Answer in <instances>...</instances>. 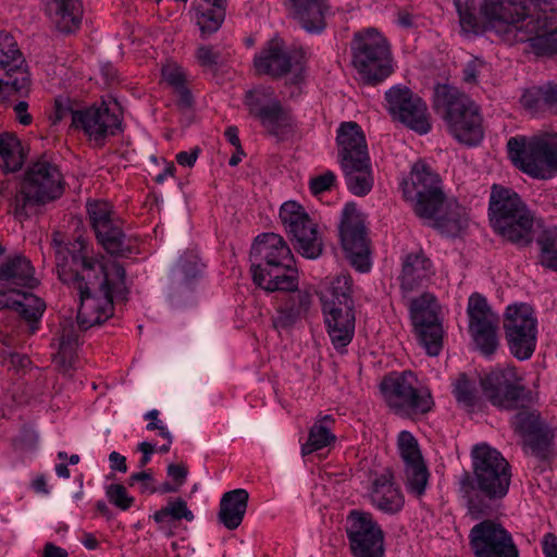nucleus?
Listing matches in <instances>:
<instances>
[{
    "label": "nucleus",
    "instance_id": "1",
    "mask_svg": "<svg viewBox=\"0 0 557 557\" xmlns=\"http://www.w3.org/2000/svg\"><path fill=\"white\" fill-rule=\"evenodd\" d=\"M58 275L79 296L77 324L81 330L101 325L114 312L113 298L126 293L124 268L115 260L89 256L87 243L77 237L67 245L61 233L52 235Z\"/></svg>",
    "mask_w": 557,
    "mask_h": 557
},
{
    "label": "nucleus",
    "instance_id": "2",
    "mask_svg": "<svg viewBox=\"0 0 557 557\" xmlns=\"http://www.w3.org/2000/svg\"><path fill=\"white\" fill-rule=\"evenodd\" d=\"M481 14L498 36L508 44L530 41L533 49L553 47L557 12L542 11L529 15L524 0H484Z\"/></svg>",
    "mask_w": 557,
    "mask_h": 557
},
{
    "label": "nucleus",
    "instance_id": "3",
    "mask_svg": "<svg viewBox=\"0 0 557 557\" xmlns=\"http://www.w3.org/2000/svg\"><path fill=\"white\" fill-rule=\"evenodd\" d=\"M488 218L492 228L504 240L519 247L529 246L533 242L539 219L512 189L492 186Z\"/></svg>",
    "mask_w": 557,
    "mask_h": 557
},
{
    "label": "nucleus",
    "instance_id": "4",
    "mask_svg": "<svg viewBox=\"0 0 557 557\" xmlns=\"http://www.w3.org/2000/svg\"><path fill=\"white\" fill-rule=\"evenodd\" d=\"M63 190V177L58 166L40 158L28 165L10 199V208L15 218L23 220L39 206L61 197Z\"/></svg>",
    "mask_w": 557,
    "mask_h": 557
},
{
    "label": "nucleus",
    "instance_id": "5",
    "mask_svg": "<svg viewBox=\"0 0 557 557\" xmlns=\"http://www.w3.org/2000/svg\"><path fill=\"white\" fill-rule=\"evenodd\" d=\"M471 459L473 476L463 474L460 480L462 493L470 497L472 491H478L490 499L503 498L508 493L511 479L507 460L485 443L473 446Z\"/></svg>",
    "mask_w": 557,
    "mask_h": 557
},
{
    "label": "nucleus",
    "instance_id": "6",
    "mask_svg": "<svg viewBox=\"0 0 557 557\" xmlns=\"http://www.w3.org/2000/svg\"><path fill=\"white\" fill-rule=\"evenodd\" d=\"M435 107L444 111L450 134L461 144L474 146L483 138L478 106L455 87L440 85L435 89Z\"/></svg>",
    "mask_w": 557,
    "mask_h": 557
},
{
    "label": "nucleus",
    "instance_id": "7",
    "mask_svg": "<svg viewBox=\"0 0 557 557\" xmlns=\"http://www.w3.org/2000/svg\"><path fill=\"white\" fill-rule=\"evenodd\" d=\"M507 149L511 162L533 177L545 180L553 170H557L556 134L511 137Z\"/></svg>",
    "mask_w": 557,
    "mask_h": 557
},
{
    "label": "nucleus",
    "instance_id": "8",
    "mask_svg": "<svg viewBox=\"0 0 557 557\" xmlns=\"http://www.w3.org/2000/svg\"><path fill=\"white\" fill-rule=\"evenodd\" d=\"M380 388L386 405L400 417L424 414L434 406L430 389L410 371L385 376Z\"/></svg>",
    "mask_w": 557,
    "mask_h": 557
},
{
    "label": "nucleus",
    "instance_id": "9",
    "mask_svg": "<svg viewBox=\"0 0 557 557\" xmlns=\"http://www.w3.org/2000/svg\"><path fill=\"white\" fill-rule=\"evenodd\" d=\"M352 64L368 83L386 78L392 70L385 38L372 28L356 34L352 44Z\"/></svg>",
    "mask_w": 557,
    "mask_h": 557
},
{
    "label": "nucleus",
    "instance_id": "10",
    "mask_svg": "<svg viewBox=\"0 0 557 557\" xmlns=\"http://www.w3.org/2000/svg\"><path fill=\"white\" fill-rule=\"evenodd\" d=\"M401 188L405 199L420 218L434 216L444 203L440 177L423 162L414 163Z\"/></svg>",
    "mask_w": 557,
    "mask_h": 557
},
{
    "label": "nucleus",
    "instance_id": "11",
    "mask_svg": "<svg viewBox=\"0 0 557 557\" xmlns=\"http://www.w3.org/2000/svg\"><path fill=\"white\" fill-rule=\"evenodd\" d=\"M280 219L295 243V249L307 259H317L323 251V239L318 224L296 201H286L280 210Z\"/></svg>",
    "mask_w": 557,
    "mask_h": 557
},
{
    "label": "nucleus",
    "instance_id": "12",
    "mask_svg": "<svg viewBox=\"0 0 557 557\" xmlns=\"http://www.w3.org/2000/svg\"><path fill=\"white\" fill-rule=\"evenodd\" d=\"M504 330L510 352L519 360L529 359L536 345L537 321L527 304L507 307Z\"/></svg>",
    "mask_w": 557,
    "mask_h": 557
},
{
    "label": "nucleus",
    "instance_id": "13",
    "mask_svg": "<svg viewBox=\"0 0 557 557\" xmlns=\"http://www.w3.org/2000/svg\"><path fill=\"white\" fill-rule=\"evenodd\" d=\"M346 533L355 557H384V532L370 512L351 510Z\"/></svg>",
    "mask_w": 557,
    "mask_h": 557
},
{
    "label": "nucleus",
    "instance_id": "14",
    "mask_svg": "<svg viewBox=\"0 0 557 557\" xmlns=\"http://www.w3.org/2000/svg\"><path fill=\"white\" fill-rule=\"evenodd\" d=\"M469 333L480 352L492 356L499 346L497 336L499 319L485 297L472 294L468 300Z\"/></svg>",
    "mask_w": 557,
    "mask_h": 557
},
{
    "label": "nucleus",
    "instance_id": "15",
    "mask_svg": "<svg viewBox=\"0 0 557 557\" xmlns=\"http://www.w3.org/2000/svg\"><path fill=\"white\" fill-rule=\"evenodd\" d=\"M339 235L343 249L351 265L360 272L370 270V251L363 219L355 205L343 210Z\"/></svg>",
    "mask_w": 557,
    "mask_h": 557
},
{
    "label": "nucleus",
    "instance_id": "16",
    "mask_svg": "<svg viewBox=\"0 0 557 557\" xmlns=\"http://www.w3.org/2000/svg\"><path fill=\"white\" fill-rule=\"evenodd\" d=\"M388 110L410 129L424 135L431 131L426 104L407 87H393L386 95Z\"/></svg>",
    "mask_w": 557,
    "mask_h": 557
},
{
    "label": "nucleus",
    "instance_id": "17",
    "mask_svg": "<svg viewBox=\"0 0 557 557\" xmlns=\"http://www.w3.org/2000/svg\"><path fill=\"white\" fill-rule=\"evenodd\" d=\"M469 540L475 557H518L511 535L493 521L475 524L470 531Z\"/></svg>",
    "mask_w": 557,
    "mask_h": 557
},
{
    "label": "nucleus",
    "instance_id": "18",
    "mask_svg": "<svg viewBox=\"0 0 557 557\" xmlns=\"http://www.w3.org/2000/svg\"><path fill=\"white\" fill-rule=\"evenodd\" d=\"M116 107L115 102L112 107L102 103L99 107L77 111L73 115V127L83 131L90 140L99 145L121 127V117Z\"/></svg>",
    "mask_w": 557,
    "mask_h": 557
},
{
    "label": "nucleus",
    "instance_id": "19",
    "mask_svg": "<svg viewBox=\"0 0 557 557\" xmlns=\"http://www.w3.org/2000/svg\"><path fill=\"white\" fill-rule=\"evenodd\" d=\"M255 70L259 74L282 76L290 74L292 82L297 83L302 74L304 65L298 54H290L286 51L283 41L270 40L253 60Z\"/></svg>",
    "mask_w": 557,
    "mask_h": 557
},
{
    "label": "nucleus",
    "instance_id": "20",
    "mask_svg": "<svg viewBox=\"0 0 557 557\" xmlns=\"http://www.w3.org/2000/svg\"><path fill=\"white\" fill-rule=\"evenodd\" d=\"M485 397L497 407L512 408L522 397L524 388L512 367L497 368L481 379Z\"/></svg>",
    "mask_w": 557,
    "mask_h": 557
},
{
    "label": "nucleus",
    "instance_id": "21",
    "mask_svg": "<svg viewBox=\"0 0 557 557\" xmlns=\"http://www.w3.org/2000/svg\"><path fill=\"white\" fill-rule=\"evenodd\" d=\"M398 454L405 465L408 491L420 497L424 494L429 471L422 458L418 441L408 431H401L397 438Z\"/></svg>",
    "mask_w": 557,
    "mask_h": 557
},
{
    "label": "nucleus",
    "instance_id": "22",
    "mask_svg": "<svg viewBox=\"0 0 557 557\" xmlns=\"http://www.w3.org/2000/svg\"><path fill=\"white\" fill-rule=\"evenodd\" d=\"M325 324L335 349L342 351L355 333L354 301L322 307Z\"/></svg>",
    "mask_w": 557,
    "mask_h": 557
},
{
    "label": "nucleus",
    "instance_id": "23",
    "mask_svg": "<svg viewBox=\"0 0 557 557\" xmlns=\"http://www.w3.org/2000/svg\"><path fill=\"white\" fill-rule=\"evenodd\" d=\"M253 282L267 292H294L298 286V271L294 262H278L269 267H251Z\"/></svg>",
    "mask_w": 557,
    "mask_h": 557
},
{
    "label": "nucleus",
    "instance_id": "24",
    "mask_svg": "<svg viewBox=\"0 0 557 557\" xmlns=\"http://www.w3.org/2000/svg\"><path fill=\"white\" fill-rule=\"evenodd\" d=\"M278 262H294L290 248L283 237L274 233L258 236L251 248V267H269Z\"/></svg>",
    "mask_w": 557,
    "mask_h": 557
},
{
    "label": "nucleus",
    "instance_id": "25",
    "mask_svg": "<svg viewBox=\"0 0 557 557\" xmlns=\"http://www.w3.org/2000/svg\"><path fill=\"white\" fill-rule=\"evenodd\" d=\"M23 63L22 55H10L0 51V98H8L27 89L29 78Z\"/></svg>",
    "mask_w": 557,
    "mask_h": 557
},
{
    "label": "nucleus",
    "instance_id": "26",
    "mask_svg": "<svg viewBox=\"0 0 557 557\" xmlns=\"http://www.w3.org/2000/svg\"><path fill=\"white\" fill-rule=\"evenodd\" d=\"M45 302L36 295L22 292L17 288L0 290V310L13 309L27 322L32 323V332L36 330V323L45 310Z\"/></svg>",
    "mask_w": 557,
    "mask_h": 557
},
{
    "label": "nucleus",
    "instance_id": "27",
    "mask_svg": "<svg viewBox=\"0 0 557 557\" xmlns=\"http://www.w3.org/2000/svg\"><path fill=\"white\" fill-rule=\"evenodd\" d=\"M45 4L47 14L58 32L72 34L81 27L84 14L81 0H45Z\"/></svg>",
    "mask_w": 557,
    "mask_h": 557
},
{
    "label": "nucleus",
    "instance_id": "28",
    "mask_svg": "<svg viewBox=\"0 0 557 557\" xmlns=\"http://www.w3.org/2000/svg\"><path fill=\"white\" fill-rule=\"evenodd\" d=\"M0 284L8 289L15 287L35 288L39 281L30 260L22 255L9 257L0 264Z\"/></svg>",
    "mask_w": 557,
    "mask_h": 557
},
{
    "label": "nucleus",
    "instance_id": "29",
    "mask_svg": "<svg viewBox=\"0 0 557 557\" xmlns=\"http://www.w3.org/2000/svg\"><path fill=\"white\" fill-rule=\"evenodd\" d=\"M336 140L341 164L370 158L364 134L356 122L342 123Z\"/></svg>",
    "mask_w": 557,
    "mask_h": 557
},
{
    "label": "nucleus",
    "instance_id": "30",
    "mask_svg": "<svg viewBox=\"0 0 557 557\" xmlns=\"http://www.w3.org/2000/svg\"><path fill=\"white\" fill-rule=\"evenodd\" d=\"M434 275L431 260L422 252L409 253L403 262L400 285L405 292H412Z\"/></svg>",
    "mask_w": 557,
    "mask_h": 557
},
{
    "label": "nucleus",
    "instance_id": "31",
    "mask_svg": "<svg viewBox=\"0 0 557 557\" xmlns=\"http://www.w3.org/2000/svg\"><path fill=\"white\" fill-rule=\"evenodd\" d=\"M249 494L244 488H237L223 494L220 502L219 521L228 530L237 529L245 516Z\"/></svg>",
    "mask_w": 557,
    "mask_h": 557
},
{
    "label": "nucleus",
    "instance_id": "32",
    "mask_svg": "<svg viewBox=\"0 0 557 557\" xmlns=\"http://www.w3.org/2000/svg\"><path fill=\"white\" fill-rule=\"evenodd\" d=\"M292 16L308 33H319L325 27L324 0H290Z\"/></svg>",
    "mask_w": 557,
    "mask_h": 557
},
{
    "label": "nucleus",
    "instance_id": "33",
    "mask_svg": "<svg viewBox=\"0 0 557 557\" xmlns=\"http://www.w3.org/2000/svg\"><path fill=\"white\" fill-rule=\"evenodd\" d=\"M370 498L372 505L385 513H396L404 506L403 494L386 475L374 480Z\"/></svg>",
    "mask_w": 557,
    "mask_h": 557
},
{
    "label": "nucleus",
    "instance_id": "34",
    "mask_svg": "<svg viewBox=\"0 0 557 557\" xmlns=\"http://www.w3.org/2000/svg\"><path fill=\"white\" fill-rule=\"evenodd\" d=\"M347 188L356 196H366L373 187L370 158L358 159L341 164Z\"/></svg>",
    "mask_w": 557,
    "mask_h": 557
},
{
    "label": "nucleus",
    "instance_id": "35",
    "mask_svg": "<svg viewBox=\"0 0 557 557\" xmlns=\"http://www.w3.org/2000/svg\"><path fill=\"white\" fill-rule=\"evenodd\" d=\"M434 224L441 232L455 236L463 231L468 225V213L466 208L455 200L445 201L438 207L437 213L432 218Z\"/></svg>",
    "mask_w": 557,
    "mask_h": 557
},
{
    "label": "nucleus",
    "instance_id": "36",
    "mask_svg": "<svg viewBox=\"0 0 557 557\" xmlns=\"http://www.w3.org/2000/svg\"><path fill=\"white\" fill-rule=\"evenodd\" d=\"M351 293L352 284L348 274L325 277L318 289L322 307L354 301Z\"/></svg>",
    "mask_w": 557,
    "mask_h": 557
},
{
    "label": "nucleus",
    "instance_id": "37",
    "mask_svg": "<svg viewBox=\"0 0 557 557\" xmlns=\"http://www.w3.org/2000/svg\"><path fill=\"white\" fill-rule=\"evenodd\" d=\"M106 234L96 233L98 243L103 249L113 256L126 257L133 253L135 249V239L126 237L121 228L120 221L107 224L104 227Z\"/></svg>",
    "mask_w": 557,
    "mask_h": 557
},
{
    "label": "nucleus",
    "instance_id": "38",
    "mask_svg": "<svg viewBox=\"0 0 557 557\" xmlns=\"http://www.w3.org/2000/svg\"><path fill=\"white\" fill-rule=\"evenodd\" d=\"M78 336V332L73 324L67 323L62 326L59 337V348L58 352L54 355L53 361L63 373H69L74 367Z\"/></svg>",
    "mask_w": 557,
    "mask_h": 557
},
{
    "label": "nucleus",
    "instance_id": "39",
    "mask_svg": "<svg viewBox=\"0 0 557 557\" xmlns=\"http://www.w3.org/2000/svg\"><path fill=\"white\" fill-rule=\"evenodd\" d=\"M334 419L331 414L319 417L309 431V437L301 447L302 455L311 454L315 450L325 448L335 442V435L331 429Z\"/></svg>",
    "mask_w": 557,
    "mask_h": 557
},
{
    "label": "nucleus",
    "instance_id": "40",
    "mask_svg": "<svg viewBox=\"0 0 557 557\" xmlns=\"http://www.w3.org/2000/svg\"><path fill=\"white\" fill-rule=\"evenodd\" d=\"M0 168L4 172L18 171L25 161L24 149L21 141L13 134L0 135Z\"/></svg>",
    "mask_w": 557,
    "mask_h": 557
},
{
    "label": "nucleus",
    "instance_id": "41",
    "mask_svg": "<svg viewBox=\"0 0 557 557\" xmlns=\"http://www.w3.org/2000/svg\"><path fill=\"white\" fill-rule=\"evenodd\" d=\"M245 104L250 114L261 122L264 116L270 114L281 103L271 88L257 87L246 94Z\"/></svg>",
    "mask_w": 557,
    "mask_h": 557
},
{
    "label": "nucleus",
    "instance_id": "42",
    "mask_svg": "<svg viewBox=\"0 0 557 557\" xmlns=\"http://www.w3.org/2000/svg\"><path fill=\"white\" fill-rule=\"evenodd\" d=\"M410 313L414 329L440 322V305L436 298L429 293L422 294L411 301Z\"/></svg>",
    "mask_w": 557,
    "mask_h": 557
},
{
    "label": "nucleus",
    "instance_id": "43",
    "mask_svg": "<svg viewBox=\"0 0 557 557\" xmlns=\"http://www.w3.org/2000/svg\"><path fill=\"white\" fill-rule=\"evenodd\" d=\"M539 262L553 271H557V226H549L537 235Z\"/></svg>",
    "mask_w": 557,
    "mask_h": 557
},
{
    "label": "nucleus",
    "instance_id": "44",
    "mask_svg": "<svg viewBox=\"0 0 557 557\" xmlns=\"http://www.w3.org/2000/svg\"><path fill=\"white\" fill-rule=\"evenodd\" d=\"M261 125L269 134L281 139L286 138L295 131V123L292 115L281 104L264 116L261 121Z\"/></svg>",
    "mask_w": 557,
    "mask_h": 557
},
{
    "label": "nucleus",
    "instance_id": "45",
    "mask_svg": "<svg viewBox=\"0 0 557 557\" xmlns=\"http://www.w3.org/2000/svg\"><path fill=\"white\" fill-rule=\"evenodd\" d=\"M154 521L159 524L160 529L163 531H169V535L172 534L170 531V520H181L185 519L187 521H191L194 519L193 512L187 508V504L178 498L175 502H171L166 507L161 508L156 511L153 515Z\"/></svg>",
    "mask_w": 557,
    "mask_h": 557
},
{
    "label": "nucleus",
    "instance_id": "46",
    "mask_svg": "<svg viewBox=\"0 0 557 557\" xmlns=\"http://www.w3.org/2000/svg\"><path fill=\"white\" fill-rule=\"evenodd\" d=\"M420 344L429 356H438L443 347V327L441 322L416 327Z\"/></svg>",
    "mask_w": 557,
    "mask_h": 557
},
{
    "label": "nucleus",
    "instance_id": "47",
    "mask_svg": "<svg viewBox=\"0 0 557 557\" xmlns=\"http://www.w3.org/2000/svg\"><path fill=\"white\" fill-rule=\"evenodd\" d=\"M87 212L95 232L100 234L104 233L107 224H112L117 221L114 216L112 206L107 201L95 200L87 203Z\"/></svg>",
    "mask_w": 557,
    "mask_h": 557
},
{
    "label": "nucleus",
    "instance_id": "48",
    "mask_svg": "<svg viewBox=\"0 0 557 557\" xmlns=\"http://www.w3.org/2000/svg\"><path fill=\"white\" fill-rule=\"evenodd\" d=\"M453 394L460 406L467 409L473 408L478 398L475 382L465 373L459 374L453 384Z\"/></svg>",
    "mask_w": 557,
    "mask_h": 557
},
{
    "label": "nucleus",
    "instance_id": "49",
    "mask_svg": "<svg viewBox=\"0 0 557 557\" xmlns=\"http://www.w3.org/2000/svg\"><path fill=\"white\" fill-rule=\"evenodd\" d=\"M225 18V8H214L197 13L196 22L202 35H210L216 32Z\"/></svg>",
    "mask_w": 557,
    "mask_h": 557
},
{
    "label": "nucleus",
    "instance_id": "50",
    "mask_svg": "<svg viewBox=\"0 0 557 557\" xmlns=\"http://www.w3.org/2000/svg\"><path fill=\"white\" fill-rule=\"evenodd\" d=\"M525 449L539 457L547 458L550 453V436L544 428L523 438Z\"/></svg>",
    "mask_w": 557,
    "mask_h": 557
},
{
    "label": "nucleus",
    "instance_id": "51",
    "mask_svg": "<svg viewBox=\"0 0 557 557\" xmlns=\"http://www.w3.org/2000/svg\"><path fill=\"white\" fill-rule=\"evenodd\" d=\"M512 423L523 438L543 428L540 416L533 410H521L517 412Z\"/></svg>",
    "mask_w": 557,
    "mask_h": 557
},
{
    "label": "nucleus",
    "instance_id": "52",
    "mask_svg": "<svg viewBox=\"0 0 557 557\" xmlns=\"http://www.w3.org/2000/svg\"><path fill=\"white\" fill-rule=\"evenodd\" d=\"M196 59L200 66L209 71H214L224 63L223 55L211 46H200L196 50Z\"/></svg>",
    "mask_w": 557,
    "mask_h": 557
},
{
    "label": "nucleus",
    "instance_id": "53",
    "mask_svg": "<svg viewBox=\"0 0 557 557\" xmlns=\"http://www.w3.org/2000/svg\"><path fill=\"white\" fill-rule=\"evenodd\" d=\"M106 494L109 502L122 510L128 509L134 502V498L128 495L125 486L121 484L109 485Z\"/></svg>",
    "mask_w": 557,
    "mask_h": 557
},
{
    "label": "nucleus",
    "instance_id": "54",
    "mask_svg": "<svg viewBox=\"0 0 557 557\" xmlns=\"http://www.w3.org/2000/svg\"><path fill=\"white\" fill-rule=\"evenodd\" d=\"M162 78L174 89L185 86L187 75L184 70L176 63L169 62L162 66Z\"/></svg>",
    "mask_w": 557,
    "mask_h": 557
},
{
    "label": "nucleus",
    "instance_id": "55",
    "mask_svg": "<svg viewBox=\"0 0 557 557\" xmlns=\"http://www.w3.org/2000/svg\"><path fill=\"white\" fill-rule=\"evenodd\" d=\"M336 182V175L332 171H326L309 181V188L313 195H320L330 190Z\"/></svg>",
    "mask_w": 557,
    "mask_h": 557
},
{
    "label": "nucleus",
    "instance_id": "56",
    "mask_svg": "<svg viewBox=\"0 0 557 557\" xmlns=\"http://www.w3.org/2000/svg\"><path fill=\"white\" fill-rule=\"evenodd\" d=\"M78 110H74L71 100L67 97H58L54 101V115L53 123H57L63 119L71 117L77 113Z\"/></svg>",
    "mask_w": 557,
    "mask_h": 557
},
{
    "label": "nucleus",
    "instance_id": "57",
    "mask_svg": "<svg viewBox=\"0 0 557 557\" xmlns=\"http://www.w3.org/2000/svg\"><path fill=\"white\" fill-rule=\"evenodd\" d=\"M158 417H159V411L157 409H152L145 414V419L150 421L147 424V429L149 431L158 430L159 434L162 437H164V438L169 440V442H171L172 441L171 433L169 432L168 428L162 423V421H160L158 419Z\"/></svg>",
    "mask_w": 557,
    "mask_h": 557
},
{
    "label": "nucleus",
    "instance_id": "58",
    "mask_svg": "<svg viewBox=\"0 0 557 557\" xmlns=\"http://www.w3.org/2000/svg\"><path fill=\"white\" fill-rule=\"evenodd\" d=\"M152 481H153L152 474L147 471L133 473L129 476L131 485H134L137 482L141 483V492L143 493H146V492L156 493L158 491L156 487L151 486Z\"/></svg>",
    "mask_w": 557,
    "mask_h": 557
},
{
    "label": "nucleus",
    "instance_id": "59",
    "mask_svg": "<svg viewBox=\"0 0 557 557\" xmlns=\"http://www.w3.org/2000/svg\"><path fill=\"white\" fill-rule=\"evenodd\" d=\"M166 473L181 487L186 481L188 469L182 463H171L168 466Z\"/></svg>",
    "mask_w": 557,
    "mask_h": 557
},
{
    "label": "nucleus",
    "instance_id": "60",
    "mask_svg": "<svg viewBox=\"0 0 557 557\" xmlns=\"http://www.w3.org/2000/svg\"><path fill=\"white\" fill-rule=\"evenodd\" d=\"M3 363L9 369H14L15 371H20L25 369L29 363L30 360L27 356L18 354V352H11L3 359Z\"/></svg>",
    "mask_w": 557,
    "mask_h": 557
},
{
    "label": "nucleus",
    "instance_id": "61",
    "mask_svg": "<svg viewBox=\"0 0 557 557\" xmlns=\"http://www.w3.org/2000/svg\"><path fill=\"white\" fill-rule=\"evenodd\" d=\"M0 51L10 55H22L14 38L9 33H0Z\"/></svg>",
    "mask_w": 557,
    "mask_h": 557
},
{
    "label": "nucleus",
    "instance_id": "62",
    "mask_svg": "<svg viewBox=\"0 0 557 557\" xmlns=\"http://www.w3.org/2000/svg\"><path fill=\"white\" fill-rule=\"evenodd\" d=\"M483 61L480 59H473L469 61L463 70V79L467 83H475L480 69L483 66Z\"/></svg>",
    "mask_w": 557,
    "mask_h": 557
},
{
    "label": "nucleus",
    "instance_id": "63",
    "mask_svg": "<svg viewBox=\"0 0 557 557\" xmlns=\"http://www.w3.org/2000/svg\"><path fill=\"white\" fill-rule=\"evenodd\" d=\"M543 552L545 557H557V537L553 533L545 534Z\"/></svg>",
    "mask_w": 557,
    "mask_h": 557
},
{
    "label": "nucleus",
    "instance_id": "64",
    "mask_svg": "<svg viewBox=\"0 0 557 557\" xmlns=\"http://www.w3.org/2000/svg\"><path fill=\"white\" fill-rule=\"evenodd\" d=\"M537 94L540 96V99L543 100L544 103L552 107L557 104V85H549L545 88H542L537 91Z\"/></svg>",
    "mask_w": 557,
    "mask_h": 557
}]
</instances>
